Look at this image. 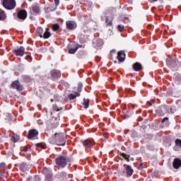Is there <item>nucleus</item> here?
Listing matches in <instances>:
<instances>
[{
	"label": "nucleus",
	"mask_w": 181,
	"mask_h": 181,
	"mask_svg": "<svg viewBox=\"0 0 181 181\" xmlns=\"http://www.w3.org/2000/svg\"><path fill=\"white\" fill-rule=\"evenodd\" d=\"M168 119H169V118L165 117L162 119L161 122H165V121H168Z\"/></svg>",
	"instance_id": "58836bf2"
},
{
	"label": "nucleus",
	"mask_w": 181,
	"mask_h": 181,
	"mask_svg": "<svg viewBox=\"0 0 181 181\" xmlns=\"http://www.w3.org/2000/svg\"><path fill=\"white\" fill-rule=\"evenodd\" d=\"M126 173L127 176H132V174L134 173V170L129 165L126 166Z\"/></svg>",
	"instance_id": "f3484780"
},
{
	"label": "nucleus",
	"mask_w": 181,
	"mask_h": 181,
	"mask_svg": "<svg viewBox=\"0 0 181 181\" xmlns=\"http://www.w3.org/2000/svg\"><path fill=\"white\" fill-rule=\"evenodd\" d=\"M13 53H15L16 56L23 57V54H25V47H20L19 48L14 49Z\"/></svg>",
	"instance_id": "0eeeda50"
},
{
	"label": "nucleus",
	"mask_w": 181,
	"mask_h": 181,
	"mask_svg": "<svg viewBox=\"0 0 181 181\" xmlns=\"http://www.w3.org/2000/svg\"><path fill=\"white\" fill-rule=\"evenodd\" d=\"M103 136H104V141H107V138H108V133H105L104 134H103Z\"/></svg>",
	"instance_id": "f704fd0d"
},
{
	"label": "nucleus",
	"mask_w": 181,
	"mask_h": 181,
	"mask_svg": "<svg viewBox=\"0 0 181 181\" xmlns=\"http://www.w3.org/2000/svg\"><path fill=\"white\" fill-rule=\"evenodd\" d=\"M28 1H32V0H28Z\"/></svg>",
	"instance_id": "603ef678"
},
{
	"label": "nucleus",
	"mask_w": 181,
	"mask_h": 181,
	"mask_svg": "<svg viewBox=\"0 0 181 181\" xmlns=\"http://www.w3.org/2000/svg\"><path fill=\"white\" fill-rule=\"evenodd\" d=\"M39 134V132L37 130L33 129L29 131L28 138V139H37V135Z\"/></svg>",
	"instance_id": "423d86ee"
},
{
	"label": "nucleus",
	"mask_w": 181,
	"mask_h": 181,
	"mask_svg": "<svg viewBox=\"0 0 181 181\" xmlns=\"http://www.w3.org/2000/svg\"><path fill=\"white\" fill-rule=\"evenodd\" d=\"M78 46L79 45H76L75 48H69V53H70V54H74L78 49Z\"/></svg>",
	"instance_id": "412c9836"
},
{
	"label": "nucleus",
	"mask_w": 181,
	"mask_h": 181,
	"mask_svg": "<svg viewBox=\"0 0 181 181\" xmlns=\"http://www.w3.org/2000/svg\"><path fill=\"white\" fill-rule=\"evenodd\" d=\"M81 87H83V85H79L78 87V93H81Z\"/></svg>",
	"instance_id": "c9c22d12"
},
{
	"label": "nucleus",
	"mask_w": 181,
	"mask_h": 181,
	"mask_svg": "<svg viewBox=\"0 0 181 181\" xmlns=\"http://www.w3.org/2000/svg\"><path fill=\"white\" fill-rule=\"evenodd\" d=\"M3 6L6 9H14L15 6H16V1L15 0H4Z\"/></svg>",
	"instance_id": "20e7f679"
},
{
	"label": "nucleus",
	"mask_w": 181,
	"mask_h": 181,
	"mask_svg": "<svg viewBox=\"0 0 181 181\" xmlns=\"http://www.w3.org/2000/svg\"><path fill=\"white\" fill-rule=\"evenodd\" d=\"M59 119L58 117H53L49 119L48 125L50 128H57L59 125Z\"/></svg>",
	"instance_id": "39448f33"
},
{
	"label": "nucleus",
	"mask_w": 181,
	"mask_h": 181,
	"mask_svg": "<svg viewBox=\"0 0 181 181\" xmlns=\"http://www.w3.org/2000/svg\"><path fill=\"white\" fill-rule=\"evenodd\" d=\"M23 152H28V147H24Z\"/></svg>",
	"instance_id": "a19ab883"
},
{
	"label": "nucleus",
	"mask_w": 181,
	"mask_h": 181,
	"mask_svg": "<svg viewBox=\"0 0 181 181\" xmlns=\"http://www.w3.org/2000/svg\"><path fill=\"white\" fill-rule=\"evenodd\" d=\"M11 87L17 90L18 91H22V90H23V86H22V85H21V83L18 81L13 82L11 84Z\"/></svg>",
	"instance_id": "6e6552de"
},
{
	"label": "nucleus",
	"mask_w": 181,
	"mask_h": 181,
	"mask_svg": "<svg viewBox=\"0 0 181 181\" xmlns=\"http://www.w3.org/2000/svg\"><path fill=\"white\" fill-rule=\"evenodd\" d=\"M175 144L177 146H179L180 148H181V140L179 139H176Z\"/></svg>",
	"instance_id": "c756f323"
},
{
	"label": "nucleus",
	"mask_w": 181,
	"mask_h": 181,
	"mask_svg": "<svg viewBox=\"0 0 181 181\" xmlns=\"http://www.w3.org/2000/svg\"><path fill=\"white\" fill-rule=\"evenodd\" d=\"M112 53H115V50H112L111 51V54H112Z\"/></svg>",
	"instance_id": "a18cd8bd"
},
{
	"label": "nucleus",
	"mask_w": 181,
	"mask_h": 181,
	"mask_svg": "<svg viewBox=\"0 0 181 181\" xmlns=\"http://www.w3.org/2000/svg\"><path fill=\"white\" fill-rule=\"evenodd\" d=\"M89 104H90V100L84 98L83 103V108H87Z\"/></svg>",
	"instance_id": "5701e85b"
},
{
	"label": "nucleus",
	"mask_w": 181,
	"mask_h": 181,
	"mask_svg": "<svg viewBox=\"0 0 181 181\" xmlns=\"http://www.w3.org/2000/svg\"><path fill=\"white\" fill-rule=\"evenodd\" d=\"M60 26L59 25V24H54L52 25V30H54V32H56V30H59Z\"/></svg>",
	"instance_id": "c85d7f7f"
},
{
	"label": "nucleus",
	"mask_w": 181,
	"mask_h": 181,
	"mask_svg": "<svg viewBox=\"0 0 181 181\" xmlns=\"http://www.w3.org/2000/svg\"><path fill=\"white\" fill-rule=\"evenodd\" d=\"M26 168H28V165L25 163H22L20 165V170L21 172H26Z\"/></svg>",
	"instance_id": "393cba45"
},
{
	"label": "nucleus",
	"mask_w": 181,
	"mask_h": 181,
	"mask_svg": "<svg viewBox=\"0 0 181 181\" xmlns=\"http://www.w3.org/2000/svg\"><path fill=\"white\" fill-rule=\"evenodd\" d=\"M66 27L70 30H73V29H76V28H77V23L72 21H66Z\"/></svg>",
	"instance_id": "9d476101"
},
{
	"label": "nucleus",
	"mask_w": 181,
	"mask_h": 181,
	"mask_svg": "<svg viewBox=\"0 0 181 181\" xmlns=\"http://www.w3.org/2000/svg\"><path fill=\"white\" fill-rule=\"evenodd\" d=\"M173 166L174 169H179L181 166V160L179 158L174 159V161L173 163Z\"/></svg>",
	"instance_id": "4468645a"
},
{
	"label": "nucleus",
	"mask_w": 181,
	"mask_h": 181,
	"mask_svg": "<svg viewBox=\"0 0 181 181\" xmlns=\"http://www.w3.org/2000/svg\"><path fill=\"white\" fill-rule=\"evenodd\" d=\"M71 46V45H69V47H70Z\"/></svg>",
	"instance_id": "09e8293b"
},
{
	"label": "nucleus",
	"mask_w": 181,
	"mask_h": 181,
	"mask_svg": "<svg viewBox=\"0 0 181 181\" xmlns=\"http://www.w3.org/2000/svg\"><path fill=\"white\" fill-rule=\"evenodd\" d=\"M107 26H112V21L108 22V18L106 19Z\"/></svg>",
	"instance_id": "72a5a7b5"
},
{
	"label": "nucleus",
	"mask_w": 181,
	"mask_h": 181,
	"mask_svg": "<svg viewBox=\"0 0 181 181\" xmlns=\"http://www.w3.org/2000/svg\"><path fill=\"white\" fill-rule=\"evenodd\" d=\"M35 177H36V179L38 180L37 181H40V178L39 177V176H36Z\"/></svg>",
	"instance_id": "37998d69"
},
{
	"label": "nucleus",
	"mask_w": 181,
	"mask_h": 181,
	"mask_svg": "<svg viewBox=\"0 0 181 181\" xmlns=\"http://www.w3.org/2000/svg\"><path fill=\"white\" fill-rule=\"evenodd\" d=\"M151 4H153V2H158V0H148Z\"/></svg>",
	"instance_id": "ea45409f"
},
{
	"label": "nucleus",
	"mask_w": 181,
	"mask_h": 181,
	"mask_svg": "<svg viewBox=\"0 0 181 181\" xmlns=\"http://www.w3.org/2000/svg\"><path fill=\"white\" fill-rule=\"evenodd\" d=\"M42 173H44V175H45L47 180H52V172L49 170V169L44 168L42 170Z\"/></svg>",
	"instance_id": "1a4fd4ad"
},
{
	"label": "nucleus",
	"mask_w": 181,
	"mask_h": 181,
	"mask_svg": "<svg viewBox=\"0 0 181 181\" xmlns=\"http://www.w3.org/2000/svg\"><path fill=\"white\" fill-rule=\"evenodd\" d=\"M5 168H6V164H5L4 163H0V170H4Z\"/></svg>",
	"instance_id": "7c9ffc66"
},
{
	"label": "nucleus",
	"mask_w": 181,
	"mask_h": 181,
	"mask_svg": "<svg viewBox=\"0 0 181 181\" xmlns=\"http://www.w3.org/2000/svg\"><path fill=\"white\" fill-rule=\"evenodd\" d=\"M115 63H117V61H115Z\"/></svg>",
	"instance_id": "3c124183"
},
{
	"label": "nucleus",
	"mask_w": 181,
	"mask_h": 181,
	"mask_svg": "<svg viewBox=\"0 0 181 181\" xmlns=\"http://www.w3.org/2000/svg\"><path fill=\"white\" fill-rule=\"evenodd\" d=\"M19 139H20V137L18 135H16V136H13V137H11V141L13 142H18L19 141Z\"/></svg>",
	"instance_id": "cd10ccee"
},
{
	"label": "nucleus",
	"mask_w": 181,
	"mask_h": 181,
	"mask_svg": "<svg viewBox=\"0 0 181 181\" xmlns=\"http://www.w3.org/2000/svg\"><path fill=\"white\" fill-rule=\"evenodd\" d=\"M49 36H51V34L50 32H49V28H46V30L42 35V37H44V39H49Z\"/></svg>",
	"instance_id": "4be33fe9"
},
{
	"label": "nucleus",
	"mask_w": 181,
	"mask_h": 181,
	"mask_svg": "<svg viewBox=\"0 0 181 181\" xmlns=\"http://www.w3.org/2000/svg\"><path fill=\"white\" fill-rule=\"evenodd\" d=\"M93 144H94V141L88 139L85 140L83 143V146H85V148H91V146H93Z\"/></svg>",
	"instance_id": "2eb2a0df"
},
{
	"label": "nucleus",
	"mask_w": 181,
	"mask_h": 181,
	"mask_svg": "<svg viewBox=\"0 0 181 181\" xmlns=\"http://www.w3.org/2000/svg\"><path fill=\"white\" fill-rule=\"evenodd\" d=\"M103 40H98L96 41V47L100 48L103 46Z\"/></svg>",
	"instance_id": "a878e982"
},
{
	"label": "nucleus",
	"mask_w": 181,
	"mask_h": 181,
	"mask_svg": "<svg viewBox=\"0 0 181 181\" xmlns=\"http://www.w3.org/2000/svg\"><path fill=\"white\" fill-rule=\"evenodd\" d=\"M50 50H51V52H53V47H50Z\"/></svg>",
	"instance_id": "49530a36"
},
{
	"label": "nucleus",
	"mask_w": 181,
	"mask_h": 181,
	"mask_svg": "<svg viewBox=\"0 0 181 181\" xmlns=\"http://www.w3.org/2000/svg\"><path fill=\"white\" fill-rule=\"evenodd\" d=\"M117 28L119 29V32H122V30H124V25H119L117 26Z\"/></svg>",
	"instance_id": "473e14b6"
},
{
	"label": "nucleus",
	"mask_w": 181,
	"mask_h": 181,
	"mask_svg": "<svg viewBox=\"0 0 181 181\" xmlns=\"http://www.w3.org/2000/svg\"><path fill=\"white\" fill-rule=\"evenodd\" d=\"M55 162L59 168H65L66 165H67V163L69 162V159L64 156H59L56 158Z\"/></svg>",
	"instance_id": "7ed1b4c3"
},
{
	"label": "nucleus",
	"mask_w": 181,
	"mask_h": 181,
	"mask_svg": "<svg viewBox=\"0 0 181 181\" xmlns=\"http://www.w3.org/2000/svg\"><path fill=\"white\" fill-rule=\"evenodd\" d=\"M27 181H32V178L30 177L27 178Z\"/></svg>",
	"instance_id": "c03bdc74"
},
{
	"label": "nucleus",
	"mask_w": 181,
	"mask_h": 181,
	"mask_svg": "<svg viewBox=\"0 0 181 181\" xmlns=\"http://www.w3.org/2000/svg\"><path fill=\"white\" fill-rule=\"evenodd\" d=\"M35 33L37 35V36H40V37H43V28L38 27Z\"/></svg>",
	"instance_id": "6ab92c4d"
},
{
	"label": "nucleus",
	"mask_w": 181,
	"mask_h": 181,
	"mask_svg": "<svg viewBox=\"0 0 181 181\" xmlns=\"http://www.w3.org/2000/svg\"><path fill=\"white\" fill-rule=\"evenodd\" d=\"M141 69L142 65L139 64V62H136L133 64V70H134V71H141Z\"/></svg>",
	"instance_id": "dca6fc26"
},
{
	"label": "nucleus",
	"mask_w": 181,
	"mask_h": 181,
	"mask_svg": "<svg viewBox=\"0 0 181 181\" xmlns=\"http://www.w3.org/2000/svg\"><path fill=\"white\" fill-rule=\"evenodd\" d=\"M6 117L5 118L6 121H8V122L12 121V115L11 113L6 114Z\"/></svg>",
	"instance_id": "bb28decb"
},
{
	"label": "nucleus",
	"mask_w": 181,
	"mask_h": 181,
	"mask_svg": "<svg viewBox=\"0 0 181 181\" xmlns=\"http://www.w3.org/2000/svg\"><path fill=\"white\" fill-rule=\"evenodd\" d=\"M27 16H28V13H26V11L25 10H21L18 13V19H22L23 21H25Z\"/></svg>",
	"instance_id": "9b49d317"
},
{
	"label": "nucleus",
	"mask_w": 181,
	"mask_h": 181,
	"mask_svg": "<svg viewBox=\"0 0 181 181\" xmlns=\"http://www.w3.org/2000/svg\"><path fill=\"white\" fill-rule=\"evenodd\" d=\"M122 156L123 157V158H124V159L126 160H129V156H128V155H127V154H125V153H122Z\"/></svg>",
	"instance_id": "2f4dec72"
},
{
	"label": "nucleus",
	"mask_w": 181,
	"mask_h": 181,
	"mask_svg": "<svg viewBox=\"0 0 181 181\" xmlns=\"http://www.w3.org/2000/svg\"><path fill=\"white\" fill-rule=\"evenodd\" d=\"M6 19V14L4 11H0V21H5Z\"/></svg>",
	"instance_id": "b1692460"
},
{
	"label": "nucleus",
	"mask_w": 181,
	"mask_h": 181,
	"mask_svg": "<svg viewBox=\"0 0 181 181\" xmlns=\"http://www.w3.org/2000/svg\"><path fill=\"white\" fill-rule=\"evenodd\" d=\"M37 146L40 148H42L43 149V148H45V146H43V145L42 144H37Z\"/></svg>",
	"instance_id": "79ce46f5"
},
{
	"label": "nucleus",
	"mask_w": 181,
	"mask_h": 181,
	"mask_svg": "<svg viewBox=\"0 0 181 181\" xmlns=\"http://www.w3.org/2000/svg\"><path fill=\"white\" fill-rule=\"evenodd\" d=\"M57 8V7H55L54 9H52L51 11H54V9H56Z\"/></svg>",
	"instance_id": "de8ad7c7"
},
{
	"label": "nucleus",
	"mask_w": 181,
	"mask_h": 181,
	"mask_svg": "<svg viewBox=\"0 0 181 181\" xmlns=\"http://www.w3.org/2000/svg\"><path fill=\"white\" fill-rule=\"evenodd\" d=\"M117 60L121 63L125 60V52L120 51L117 53Z\"/></svg>",
	"instance_id": "f8f14e48"
},
{
	"label": "nucleus",
	"mask_w": 181,
	"mask_h": 181,
	"mask_svg": "<svg viewBox=\"0 0 181 181\" xmlns=\"http://www.w3.org/2000/svg\"><path fill=\"white\" fill-rule=\"evenodd\" d=\"M25 59L26 60H32V57H30V55H27Z\"/></svg>",
	"instance_id": "4c0bfd02"
},
{
	"label": "nucleus",
	"mask_w": 181,
	"mask_h": 181,
	"mask_svg": "<svg viewBox=\"0 0 181 181\" xmlns=\"http://www.w3.org/2000/svg\"><path fill=\"white\" fill-rule=\"evenodd\" d=\"M167 66L173 70L176 71L179 70L180 67V62L176 57H170L167 59Z\"/></svg>",
	"instance_id": "f03ea898"
},
{
	"label": "nucleus",
	"mask_w": 181,
	"mask_h": 181,
	"mask_svg": "<svg viewBox=\"0 0 181 181\" xmlns=\"http://www.w3.org/2000/svg\"><path fill=\"white\" fill-rule=\"evenodd\" d=\"M51 76L52 78H60V77L62 76V74L60 73V71L52 70L51 71Z\"/></svg>",
	"instance_id": "ddd939ff"
},
{
	"label": "nucleus",
	"mask_w": 181,
	"mask_h": 181,
	"mask_svg": "<svg viewBox=\"0 0 181 181\" xmlns=\"http://www.w3.org/2000/svg\"><path fill=\"white\" fill-rule=\"evenodd\" d=\"M54 4L56 5V6H57L59 5V4H60V0H54Z\"/></svg>",
	"instance_id": "e433bc0d"
},
{
	"label": "nucleus",
	"mask_w": 181,
	"mask_h": 181,
	"mask_svg": "<svg viewBox=\"0 0 181 181\" xmlns=\"http://www.w3.org/2000/svg\"><path fill=\"white\" fill-rule=\"evenodd\" d=\"M72 46H74V43H72Z\"/></svg>",
	"instance_id": "8fccbe9b"
},
{
	"label": "nucleus",
	"mask_w": 181,
	"mask_h": 181,
	"mask_svg": "<svg viewBox=\"0 0 181 181\" xmlns=\"http://www.w3.org/2000/svg\"><path fill=\"white\" fill-rule=\"evenodd\" d=\"M32 11L34 13H39V12H40V8H39V6L34 4L33 5Z\"/></svg>",
	"instance_id": "aec40b11"
},
{
	"label": "nucleus",
	"mask_w": 181,
	"mask_h": 181,
	"mask_svg": "<svg viewBox=\"0 0 181 181\" xmlns=\"http://www.w3.org/2000/svg\"><path fill=\"white\" fill-rule=\"evenodd\" d=\"M50 144H56V145L63 146L66 145L64 139V133H56L54 136L49 139Z\"/></svg>",
	"instance_id": "f257e3e1"
},
{
	"label": "nucleus",
	"mask_w": 181,
	"mask_h": 181,
	"mask_svg": "<svg viewBox=\"0 0 181 181\" xmlns=\"http://www.w3.org/2000/svg\"><path fill=\"white\" fill-rule=\"evenodd\" d=\"M69 100H74L76 97H80V93L78 92H74V93H70L68 95Z\"/></svg>",
	"instance_id": "a211bd4d"
}]
</instances>
